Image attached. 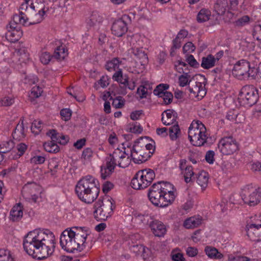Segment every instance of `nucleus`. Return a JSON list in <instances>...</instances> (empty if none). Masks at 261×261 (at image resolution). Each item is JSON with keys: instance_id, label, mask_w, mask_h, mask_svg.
<instances>
[{"instance_id": "f3484780", "label": "nucleus", "mask_w": 261, "mask_h": 261, "mask_svg": "<svg viewBox=\"0 0 261 261\" xmlns=\"http://www.w3.org/2000/svg\"><path fill=\"white\" fill-rule=\"evenodd\" d=\"M130 153L128 149L126 151L129 153V158L136 164H141L148 159V153L145 152V149L141 148L139 146H133L130 148Z\"/></svg>"}, {"instance_id": "39448f33", "label": "nucleus", "mask_w": 261, "mask_h": 261, "mask_svg": "<svg viewBox=\"0 0 261 261\" xmlns=\"http://www.w3.org/2000/svg\"><path fill=\"white\" fill-rule=\"evenodd\" d=\"M208 137L205 125L199 120H193L188 132V138L192 144L196 146H203L207 142Z\"/></svg>"}, {"instance_id": "cd10ccee", "label": "nucleus", "mask_w": 261, "mask_h": 261, "mask_svg": "<svg viewBox=\"0 0 261 261\" xmlns=\"http://www.w3.org/2000/svg\"><path fill=\"white\" fill-rule=\"evenodd\" d=\"M23 207L20 203L13 206L10 212V219L13 221H18L23 216Z\"/></svg>"}, {"instance_id": "6ab92c4d", "label": "nucleus", "mask_w": 261, "mask_h": 261, "mask_svg": "<svg viewBox=\"0 0 261 261\" xmlns=\"http://www.w3.org/2000/svg\"><path fill=\"white\" fill-rule=\"evenodd\" d=\"M245 229L247 235L251 241H261V224L248 223Z\"/></svg>"}, {"instance_id": "9b49d317", "label": "nucleus", "mask_w": 261, "mask_h": 261, "mask_svg": "<svg viewBox=\"0 0 261 261\" xmlns=\"http://www.w3.org/2000/svg\"><path fill=\"white\" fill-rule=\"evenodd\" d=\"M130 43L132 45V53L139 60L142 65H144L148 62V57L145 52L142 49L143 42L141 37L138 35H133L130 39Z\"/></svg>"}, {"instance_id": "5701e85b", "label": "nucleus", "mask_w": 261, "mask_h": 261, "mask_svg": "<svg viewBox=\"0 0 261 261\" xmlns=\"http://www.w3.org/2000/svg\"><path fill=\"white\" fill-rule=\"evenodd\" d=\"M188 88L192 96L202 98L206 94L204 86L201 82H196L194 85L189 86Z\"/></svg>"}, {"instance_id": "ea45409f", "label": "nucleus", "mask_w": 261, "mask_h": 261, "mask_svg": "<svg viewBox=\"0 0 261 261\" xmlns=\"http://www.w3.org/2000/svg\"><path fill=\"white\" fill-rule=\"evenodd\" d=\"M43 147L44 149L48 152L56 153L59 151V147L57 143L52 140L51 141L45 143Z\"/></svg>"}, {"instance_id": "6e6552de", "label": "nucleus", "mask_w": 261, "mask_h": 261, "mask_svg": "<svg viewBox=\"0 0 261 261\" xmlns=\"http://www.w3.org/2000/svg\"><path fill=\"white\" fill-rule=\"evenodd\" d=\"M113 210V203L111 199H98L94 204V217L97 220H106L112 215Z\"/></svg>"}, {"instance_id": "a19ab883", "label": "nucleus", "mask_w": 261, "mask_h": 261, "mask_svg": "<svg viewBox=\"0 0 261 261\" xmlns=\"http://www.w3.org/2000/svg\"><path fill=\"white\" fill-rule=\"evenodd\" d=\"M180 134V130L177 122L169 128V136L172 140H176Z\"/></svg>"}, {"instance_id": "b1692460", "label": "nucleus", "mask_w": 261, "mask_h": 261, "mask_svg": "<svg viewBox=\"0 0 261 261\" xmlns=\"http://www.w3.org/2000/svg\"><path fill=\"white\" fill-rule=\"evenodd\" d=\"M113 79L122 85L123 87H128L129 89H134L135 86L128 84V77L126 74L123 75L121 69H119L113 75Z\"/></svg>"}, {"instance_id": "20e7f679", "label": "nucleus", "mask_w": 261, "mask_h": 261, "mask_svg": "<svg viewBox=\"0 0 261 261\" xmlns=\"http://www.w3.org/2000/svg\"><path fill=\"white\" fill-rule=\"evenodd\" d=\"M75 191L80 200L87 203H92L98 196L100 190L94 177L87 175L78 181Z\"/></svg>"}, {"instance_id": "4468645a", "label": "nucleus", "mask_w": 261, "mask_h": 261, "mask_svg": "<svg viewBox=\"0 0 261 261\" xmlns=\"http://www.w3.org/2000/svg\"><path fill=\"white\" fill-rule=\"evenodd\" d=\"M218 148L222 154L230 155L238 150L239 146L236 140L232 137H226L219 141Z\"/></svg>"}, {"instance_id": "0e129e2a", "label": "nucleus", "mask_w": 261, "mask_h": 261, "mask_svg": "<svg viewBox=\"0 0 261 261\" xmlns=\"http://www.w3.org/2000/svg\"><path fill=\"white\" fill-rule=\"evenodd\" d=\"M124 102L121 96L116 97L113 100L112 106L115 108H121L123 107Z\"/></svg>"}, {"instance_id": "9d476101", "label": "nucleus", "mask_w": 261, "mask_h": 261, "mask_svg": "<svg viewBox=\"0 0 261 261\" xmlns=\"http://www.w3.org/2000/svg\"><path fill=\"white\" fill-rule=\"evenodd\" d=\"M242 199L250 206L257 204L261 197V188L254 189L252 184L247 185L243 189Z\"/></svg>"}, {"instance_id": "dca6fc26", "label": "nucleus", "mask_w": 261, "mask_h": 261, "mask_svg": "<svg viewBox=\"0 0 261 261\" xmlns=\"http://www.w3.org/2000/svg\"><path fill=\"white\" fill-rule=\"evenodd\" d=\"M164 182H158L154 184L149 188L148 196L151 202L155 206L161 207V197L163 196Z\"/></svg>"}, {"instance_id": "a878e982", "label": "nucleus", "mask_w": 261, "mask_h": 261, "mask_svg": "<svg viewBox=\"0 0 261 261\" xmlns=\"http://www.w3.org/2000/svg\"><path fill=\"white\" fill-rule=\"evenodd\" d=\"M47 135L53 141L62 145H65L69 141V137L67 136L57 133L55 129L50 130L47 133Z\"/></svg>"}, {"instance_id": "c9c22d12", "label": "nucleus", "mask_w": 261, "mask_h": 261, "mask_svg": "<svg viewBox=\"0 0 261 261\" xmlns=\"http://www.w3.org/2000/svg\"><path fill=\"white\" fill-rule=\"evenodd\" d=\"M196 178L197 182L199 186L202 188L206 187L209 179L208 173L204 171L199 172Z\"/></svg>"}, {"instance_id": "13d9d810", "label": "nucleus", "mask_w": 261, "mask_h": 261, "mask_svg": "<svg viewBox=\"0 0 261 261\" xmlns=\"http://www.w3.org/2000/svg\"><path fill=\"white\" fill-rule=\"evenodd\" d=\"M93 154V152L92 149L90 148H86L83 151L82 159H84L85 161H89L92 158Z\"/></svg>"}, {"instance_id": "72a5a7b5", "label": "nucleus", "mask_w": 261, "mask_h": 261, "mask_svg": "<svg viewBox=\"0 0 261 261\" xmlns=\"http://www.w3.org/2000/svg\"><path fill=\"white\" fill-rule=\"evenodd\" d=\"M13 137L15 140H20L25 137V129L23 121L18 123L12 133Z\"/></svg>"}, {"instance_id": "774afa93", "label": "nucleus", "mask_w": 261, "mask_h": 261, "mask_svg": "<svg viewBox=\"0 0 261 261\" xmlns=\"http://www.w3.org/2000/svg\"><path fill=\"white\" fill-rule=\"evenodd\" d=\"M171 258L174 261H185V258L183 254L180 252L172 251L171 253Z\"/></svg>"}, {"instance_id": "79ce46f5", "label": "nucleus", "mask_w": 261, "mask_h": 261, "mask_svg": "<svg viewBox=\"0 0 261 261\" xmlns=\"http://www.w3.org/2000/svg\"><path fill=\"white\" fill-rule=\"evenodd\" d=\"M141 173L150 185L155 177V174L154 171L150 169H145L144 170H140L139 174Z\"/></svg>"}, {"instance_id": "0eeeda50", "label": "nucleus", "mask_w": 261, "mask_h": 261, "mask_svg": "<svg viewBox=\"0 0 261 261\" xmlns=\"http://www.w3.org/2000/svg\"><path fill=\"white\" fill-rule=\"evenodd\" d=\"M69 228L65 229L60 236V243L63 249L67 252H74V251H81L85 248L72 236Z\"/></svg>"}, {"instance_id": "393cba45", "label": "nucleus", "mask_w": 261, "mask_h": 261, "mask_svg": "<svg viewBox=\"0 0 261 261\" xmlns=\"http://www.w3.org/2000/svg\"><path fill=\"white\" fill-rule=\"evenodd\" d=\"M177 113L173 110H167L162 113V121L164 125H170L176 122Z\"/></svg>"}, {"instance_id": "7ed1b4c3", "label": "nucleus", "mask_w": 261, "mask_h": 261, "mask_svg": "<svg viewBox=\"0 0 261 261\" xmlns=\"http://www.w3.org/2000/svg\"><path fill=\"white\" fill-rule=\"evenodd\" d=\"M123 150L119 148L115 149L112 154L106 157L105 162L101 166V177L106 179L114 171L116 166L119 167L125 168L129 166L131 163L129 153L126 151L125 148Z\"/></svg>"}, {"instance_id": "2f4dec72", "label": "nucleus", "mask_w": 261, "mask_h": 261, "mask_svg": "<svg viewBox=\"0 0 261 261\" xmlns=\"http://www.w3.org/2000/svg\"><path fill=\"white\" fill-rule=\"evenodd\" d=\"M216 63L215 56L210 54L202 58L201 66L203 69H208L214 67Z\"/></svg>"}, {"instance_id": "c85d7f7f", "label": "nucleus", "mask_w": 261, "mask_h": 261, "mask_svg": "<svg viewBox=\"0 0 261 261\" xmlns=\"http://www.w3.org/2000/svg\"><path fill=\"white\" fill-rule=\"evenodd\" d=\"M226 118L236 124L242 123L245 120L243 114L239 113L236 110H229L226 115Z\"/></svg>"}, {"instance_id": "f03ea898", "label": "nucleus", "mask_w": 261, "mask_h": 261, "mask_svg": "<svg viewBox=\"0 0 261 261\" xmlns=\"http://www.w3.org/2000/svg\"><path fill=\"white\" fill-rule=\"evenodd\" d=\"M49 11L48 7L44 5L38 7L33 4L29 5L27 2H23L20 5L19 14L14 15L13 19L15 22L20 24H36L41 22Z\"/></svg>"}, {"instance_id": "a18cd8bd", "label": "nucleus", "mask_w": 261, "mask_h": 261, "mask_svg": "<svg viewBox=\"0 0 261 261\" xmlns=\"http://www.w3.org/2000/svg\"><path fill=\"white\" fill-rule=\"evenodd\" d=\"M43 124L40 120H34L32 124L31 130L35 135L38 134L41 130Z\"/></svg>"}, {"instance_id": "052dcab7", "label": "nucleus", "mask_w": 261, "mask_h": 261, "mask_svg": "<svg viewBox=\"0 0 261 261\" xmlns=\"http://www.w3.org/2000/svg\"><path fill=\"white\" fill-rule=\"evenodd\" d=\"M49 169L50 170L52 175H55L57 172L59 164L56 160H51L48 164Z\"/></svg>"}, {"instance_id": "7c9ffc66", "label": "nucleus", "mask_w": 261, "mask_h": 261, "mask_svg": "<svg viewBox=\"0 0 261 261\" xmlns=\"http://www.w3.org/2000/svg\"><path fill=\"white\" fill-rule=\"evenodd\" d=\"M202 222L201 217L194 216L186 219L184 223V226L187 229L193 228L199 226Z\"/></svg>"}, {"instance_id": "412c9836", "label": "nucleus", "mask_w": 261, "mask_h": 261, "mask_svg": "<svg viewBox=\"0 0 261 261\" xmlns=\"http://www.w3.org/2000/svg\"><path fill=\"white\" fill-rule=\"evenodd\" d=\"M69 229L71 233L73 234L72 236L75 237V239L85 248L88 233L86 231L84 230V228L75 226L70 228Z\"/></svg>"}, {"instance_id": "603ef678", "label": "nucleus", "mask_w": 261, "mask_h": 261, "mask_svg": "<svg viewBox=\"0 0 261 261\" xmlns=\"http://www.w3.org/2000/svg\"><path fill=\"white\" fill-rule=\"evenodd\" d=\"M252 35L254 38L257 40H261V21L254 25Z\"/></svg>"}, {"instance_id": "69168bd1", "label": "nucleus", "mask_w": 261, "mask_h": 261, "mask_svg": "<svg viewBox=\"0 0 261 261\" xmlns=\"http://www.w3.org/2000/svg\"><path fill=\"white\" fill-rule=\"evenodd\" d=\"M196 47L191 42L186 43L182 47V50L184 53H192L194 51Z\"/></svg>"}, {"instance_id": "4c0bfd02", "label": "nucleus", "mask_w": 261, "mask_h": 261, "mask_svg": "<svg viewBox=\"0 0 261 261\" xmlns=\"http://www.w3.org/2000/svg\"><path fill=\"white\" fill-rule=\"evenodd\" d=\"M205 252L206 255L211 258L221 259L223 257V255L219 252L218 250L214 247H206Z\"/></svg>"}, {"instance_id": "f8f14e48", "label": "nucleus", "mask_w": 261, "mask_h": 261, "mask_svg": "<svg viewBox=\"0 0 261 261\" xmlns=\"http://www.w3.org/2000/svg\"><path fill=\"white\" fill-rule=\"evenodd\" d=\"M163 196L161 197V207H165L173 203L177 193L173 185L168 182L164 183L163 188Z\"/></svg>"}, {"instance_id": "8fccbe9b", "label": "nucleus", "mask_w": 261, "mask_h": 261, "mask_svg": "<svg viewBox=\"0 0 261 261\" xmlns=\"http://www.w3.org/2000/svg\"><path fill=\"white\" fill-rule=\"evenodd\" d=\"M169 88L167 84H161L157 86L153 91L154 95L160 97L163 93L166 92V90Z\"/></svg>"}, {"instance_id": "f257e3e1", "label": "nucleus", "mask_w": 261, "mask_h": 261, "mask_svg": "<svg viewBox=\"0 0 261 261\" xmlns=\"http://www.w3.org/2000/svg\"><path fill=\"white\" fill-rule=\"evenodd\" d=\"M55 238L48 229H35L29 232L23 241L25 252L33 258L42 260L53 254L55 248Z\"/></svg>"}, {"instance_id": "1a4fd4ad", "label": "nucleus", "mask_w": 261, "mask_h": 261, "mask_svg": "<svg viewBox=\"0 0 261 261\" xmlns=\"http://www.w3.org/2000/svg\"><path fill=\"white\" fill-rule=\"evenodd\" d=\"M232 74L240 80L248 79L249 77L253 79L255 76L254 68H251L250 63L244 59L238 61L234 65Z\"/></svg>"}, {"instance_id": "bf43d9fd", "label": "nucleus", "mask_w": 261, "mask_h": 261, "mask_svg": "<svg viewBox=\"0 0 261 261\" xmlns=\"http://www.w3.org/2000/svg\"><path fill=\"white\" fill-rule=\"evenodd\" d=\"M187 62L190 67L197 68L199 67V64L192 55H189L186 59Z\"/></svg>"}, {"instance_id": "e433bc0d", "label": "nucleus", "mask_w": 261, "mask_h": 261, "mask_svg": "<svg viewBox=\"0 0 261 261\" xmlns=\"http://www.w3.org/2000/svg\"><path fill=\"white\" fill-rule=\"evenodd\" d=\"M211 16V11L206 9H202L197 15V21L199 23H202L208 21Z\"/></svg>"}, {"instance_id": "864d4df0", "label": "nucleus", "mask_w": 261, "mask_h": 261, "mask_svg": "<svg viewBox=\"0 0 261 261\" xmlns=\"http://www.w3.org/2000/svg\"><path fill=\"white\" fill-rule=\"evenodd\" d=\"M226 261H249L250 259L247 257L241 255H237L232 254L228 255Z\"/></svg>"}, {"instance_id": "a211bd4d", "label": "nucleus", "mask_w": 261, "mask_h": 261, "mask_svg": "<svg viewBox=\"0 0 261 261\" xmlns=\"http://www.w3.org/2000/svg\"><path fill=\"white\" fill-rule=\"evenodd\" d=\"M178 168L181 174L184 176L185 181L189 183L193 181L194 178L195 172L193 167L188 164L186 159H180L179 161Z\"/></svg>"}, {"instance_id": "473e14b6", "label": "nucleus", "mask_w": 261, "mask_h": 261, "mask_svg": "<svg viewBox=\"0 0 261 261\" xmlns=\"http://www.w3.org/2000/svg\"><path fill=\"white\" fill-rule=\"evenodd\" d=\"M22 35V32L21 30H8L6 33V39L10 42L17 41Z\"/></svg>"}, {"instance_id": "c03bdc74", "label": "nucleus", "mask_w": 261, "mask_h": 261, "mask_svg": "<svg viewBox=\"0 0 261 261\" xmlns=\"http://www.w3.org/2000/svg\"><path fill=\"white\" fill-rule=\"evenodd\" d=\"M0 261H14L10 252L5 249H0Z\"/></svg>"}, {"instance_id": "ddd939ff", "label": "nucleus", "mask_w": 261, "mask_h": 261, "mask_svg": "<svg viewBox=\"0 0 261 261\" xmlns=\"http://www.w3.org/2000/svg\"><path fill=\"white\" fill-rule=\"evenodd\" d=\"M41 187L36 182L31 181L25 184L21 190L23 197L34 202H37L40 193Z\"/></svg>"}, {"instance_id": "423d86ee", "label": "nucleus", "mask_w": 261, "mask_h": 261, "mask_svg": "<svg viewBox=\"0 0 261 261\" xmlns=\"http://www.w3.org/2000/svg\"><path fill=\"white\" fill-rule=\"evenodd\" d=\"M259 98L258 90L253 85H246L241 89L238 100L245 107H251L255 105Z\"/></svg>"}, {"instance_id": "4be33fe9", "label": "nucleus", "mask_w": 261, "mask_h": 261, "mask_svg": "<svg viewBox=\"0 0 261 261\" xmlns=\"http://www.w3.org/2000/svg\"><path fill=\"white\" fill-rule=\"evenodd\" d=\"M149 226L155 236L163 237L166 232L165 225L160 221L157 220L152 221L149 223Z\"/></svg>"}, {"instance_id": "5fc2aeb1", "label": "nucleus", "mask_w": 261, "mask_h": 261, "mask_svg": "<svg viewBox=\"0 0 261 261\" xmlns=\"http://www.w3.org/2000/svg\"><path fill=\"white\" fill-rule=\"evenodd\" d=\"M149 218H150V217L148 215H143L137 213L134 214V219H135V220L140 221L144 224L147 223L148 222Z\"/></svg>"}, {"instance_id": "338daca9", "label": "nucleus", "mask_w": 261, "mask_h": 261, "mask_svg": "<svg viewBox=\"0 0 261 261\" xmlns=\"http://www.w3.org/2000/svg\"><path fill=\"white\" fill-rule=\"evenodd\" d=\"M137 94L139 96L140 99H142L146 97L147 90L144 86H141L138 88Z\"/></svg>"}, {"instance_id": "09e8293b", "label": "nucleus", "mask_w": 261, "mask_h": 261, "mask_svg": "<svg viewBox=\"0 0 261 261\" xmlns=\"http://www.w3.org/2000/svg\"><path fill=\"white\" fill-rule=\"evenodd\" d=\"M191 76L189 74H183L178 77L179 85L181 87H185L190 84L191 82Z\"/></svg>"}, {"instance_id": "6e6d98bb", "label": "nucleus", "mask_w": 261, "mask_h": 261, "mask_svg": "<svg viewBox=\"0 0 261 261\" xmlns=\"http://www.w3.org/2000/svg\"><path fill=\"white\" fill-rule=\"evenodd\" d=\"M14 102V98L11 97H5L0 99V107H9Z\"/></svg>"}, {"instance_id": "e2e57ef3", "label": "nucleus", "mask_w": 261, "mask_h": 261, "mask_svg": "<svg viewBox=\"0 0 261 261\" xmlns=\"http://www.w3.org/2000/svg\"><path fill=\"white\" fill-rule=\"evenodd\" d=\"M160 97L163 98L164 103L166 105L170 103L172 101L173 95L171 92L167 91L163 93Z\"/></svg>"}, {"instance_id": "c756f323", "label": "nucleus", "mask_w": 261, "mask_h": 261, "mask_svg": "<svg viewBox=\"0 0 261 261\" xmlns=\"http://www.w3.org/2000/svg\"><path fill=\"white\" fill-rule=\"evenodd\" d=\"M228 8L227 0H217L214 6V11L219 15H223Z\"/></svg>"}, {"instance_id": "2eb2a0df", "label": "nucleus", "mask_w": 261, "mask_h": 261, "mask_svg": "<svg viewBox=\"0 0 261 261\" xmlns=\"http://www.w3.org/2000/svg\"><path fill=\"white\" fill-rule=\"evenodd\" d=\"M132 16L124 14L122 17L115 20L112 26V33L118 37H121L127 31V23L131 21Z\"/></svg>"}, {"instance_id": "58836bf2", "label": "nucleus", "mask_w": 261, "mask_h": 261, "mask_svg": "<svg viewBox=\"0 0 261 261\" xmlns=\"http://www.w3.org/2000/svg\"><path fill=\"white\" fill-rule=\"evenodd\" d=\"M132 187L136 190H142L146 188L140 176L136 174L131 181Z\"/></svg>"}, {"instance_id": "37998d69", "label": "nucleus", "mask_w": 261, "mask_h": 261, "mask_svg": "<svg viewBox=\"0 0 261 261\" xmlns=\"http://www.w3.org/2000/svg\"><path fill=\"white\" fill-rule=\"evenodd\" d=\"M250 18L248 15H244L234 22V24L238 28H241L249 24Z\"/></svg>"}, {"instance_id": "bb28decb", "label": "nucleus", "mask_w": 261, "mask_h": 261, "mask_svg": "<svg viewBox=\"0 0 261 261\" xmlns=\"http://www.w3.org/2000/svg\"><path fill=\"white\" fill-rule=\"evenodd\" d=\"M55 44L57 46L55 49L54 55L52 56L53 59L63 60L68 55L67 50L61 44L60 41H55Z\"/></svg>"}, {"instance_id": "4d7b16f0", "label": "nucleus", "mask_w": 261, "mask_h": 261, "mask_svg": "<svg viewBox=\"0 0 261 261\" xmlns=\"http://www.w3.org/2000/svg\"><path fill=\"white\" fill-rule=\"evenodd\" d=\"M42 89L39 86H35L32 88L30 97L31 98H38L39 97L42 93Z\"/></svg>"}, {"instance_id": "680f3d73", "label": "nucleus", "mask_w": 261, "mask_h": 261, "mask_svg": "<svg viewBox=\"0 0 261 261\" xmlns=\"http://www.w3.org/2000/svg\"><path fill=\"white\" fill-rule=\"evenodd\" d=\"M62 119L64 121H68L71 116V112L69 109H63L60 111Z\"/></svg>"}, {"instance_id": "49530a36", "label": "nucleus", "mask_w": 261, "mask_h": 261, "mask_svg": "<svg viewBox=\"0 0 261 261\" xmlns=\"http://www.w3.org/2000/svg\"><path fill=\"white\" fill-rule=\"evenodd\" d=\"M53 60V58L51 54L47 51L42 52L40 55V60L41 62L44 64H48Z\"/></svg>"}, {"instance_id": "de8ad7c7", "label": "nucleus", "mask_w": 261, "mask_h": 261, "mask_svg": "<svg viewBox=\"0 0 261 261\" xmlns=\"http://www.w3.org/2000/svg\"><path fill=\"white\" fill-rule=\"evenodd\" d=\"M103 18L96 12L93 13L89 18V23L91 25H94L97 23H100L102 21Z\"/></svg>"}, {"instance_id": "aec40b11", "label": "nucleus", "mask_w": 261, "mask_h": 261, "mask_svg": "<svg viewBox=\"0 0 261 261\" xmlns=\"http://www.w3.org/2000/svg\"><path fill=\"white\" fill-rule=\"evenodd\" d=\"M29 55L24 48L15 50L13 54L11 61V64L13 63L16 66H22V64H25L29 60Z\"/></svg>"}, {"instance_id": "f704fd0d", "label": "nucleus", "mask_w": 261, "mask_h": 261, "mask_svg": "<svg viewBox=\"0 0 261 261\" xmlns=\"http://www.w3.org/2000/svg\"><path fill=\"white\" fill-rule=\"evenodd\" d=\"M122 61L119 58H114L106 62L105 68L109 71H116L117 69H119V67Z\"/></svg>"}, {"instance_id": "3c124183", "label": "nucleus", "mask_w": 261, "mask_h": 261, "mask_svg": "<svg viewBox=\"0 0 261 261\" xmlns=\"http://www.w3.org/2000/svg\"><path fill=\"white\" fill-rule=\"evenodd\" d=\"M14 146L13 141L11 140H8L0 144L1 151L2 153H6L9 151Z\"/></svg>"}]
</instances>
